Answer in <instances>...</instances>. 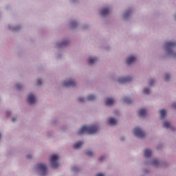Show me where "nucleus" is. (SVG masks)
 <instances>
[{
    "instance_id": "1",
    "label": "nucleus",
    "mask_w": 176,
    "mask_h": 176,
    "mask_svg": "<svg viewBox=\"0 0 176 176\" xmlns=\"http://www.w3.org/2000/svg\"><path fill=\"white\" fill-rule=\"evenodd\" d=\"M98 131V128L96 125H90L83 126L81 129L78 131V135H82V134H85V133H87V134H96Z\"/></svg>"
},
{
    "instance_id": "2",
    "label": "nucleus",
    "mask_w": 176,
    "mask_h": 176,
    "mask_svg": "<svg viewBox=\"0 0 176 176\" xmlns=\"http://www.w3.org/2000/svg\"><path fill=\"white\" fill-rule=\"evenodd\" d=\"M58 155H53L50 158L51 166L53 168H57L58 167Z\"/></svg>"
},
{
    "instance_id": "3",
    "label": "nucleus",
    "mask_w": 176,
    "mask_h": 176,
    "mask_svg": "<svg viewBox=\"0 0 176 176\" xmlns=\"http://www.w3.org/2000/svg\"><path fill=\"white\" fill-rule=\"evenodd\" d=\"M133 134L139 138H144L145 137V133L140 127H136L133 129Z\"/></svg>"
},
{
    "instance_id": "4",
    "label": "nucleus",
    "mask_w": 176,
    "mask_h": 176,
    "mask_svg": "<svg viewBox=\"0 0 176 176\" xmlns=\"http://www.w3.org/2000/svg\"><path fill=\"white\" fill-rule=\"evenodd\" d=\"M37 167L38 169L41 172V175H46V173H47L46 165L43 164H38Z\"/></svg>"
},
{
    "instance_id": "5",
    "label": "nucleus",
    "mask_w": 176,
    "mask_h": 176,
    "mask_svg": "<svg viewBox=\"0 0 176 176\" xmlns=\"http://www.w3.org/2000/svg\"><path fill=\"white\" fill-rule=\"evenodd\" d=\"M36 101V98H35V96L32 94H30L28 96V104H35Z\"/></svg>"
},
{
    "instance_id": "6",
    "label": "nucleus",
    "mask_w": 176,
    "mask_h": 176,
    "mask_svg": "<svg viewBox=\"0 0 176 176\" xmlns=\"http://www.w3.org/2000/svg\"><path fill=\"white\" fill-rule=\"evenodd\" d=\"M63 86L65 87H74L75 82L72 80H65L63 82Z\"/></svg>"
},
{
    "instance_id": "7",
    "label": "nucleus",
    "mask_w": 176,
    "mask_h": 176,
    "mask_svg": "<svg viewBox=\"0 0 176 176\" xmlns=\"http://www.w3.org/2000/svg\"><path fill=\"white\" fill-rule=\"evenodd\" d=\"M176 45L175 42H167L165 44V47L168 50L169 53H171V51H170V49H173Z\"/></svg>"
},
{
    "instance_id": "8",
    "label": "nucleus",
    "mask_w": 176,
    "mask_h": 176,
    "mask_svg": "<svg viewBox=\"0 0 176 176\" xmlns=\"http://www.w3.org/2000/svg\"><path fill=\"white\" fill-rule=\"evenodd\" d=\"M130 80H131V78L130 76L118 78L119 83H127V82H130Z\"/></svg>"
},
{
    "instance_id": "9",
    "label": "nucleus",
    "mask_w": 176,
    "mask_h": 176,
    "mask_svg": "<svg viewBox=\"0 0 176 176\" xmlns=\"http://www.w3.org/2000/svg\"><path fill=\"white\" fill-rule=\"evenodd\" d=\"M136 60L135 56H129L126 58V64L127 65H130V64H133V63H134Z\"/></svg>"
},
{
    "instance_id": "10",
    "label": "nucleus",
    "mask_w": 176,
    "mask_h": 176,
    "mask_svg": "<svg viewBox=\"0 0 176 176\" xmlns=\"http://www.w3.org/2000/svg\"><path fill=\"white\" fill-rule=\"evenodd\" d=\"M146 113H148V111H146V110L144 109H142L139 110V111H138L139 116L144 117L146 115Z\"/></svg>"
},
{
    "instance_id": "11",
    "label": "nucleus",
    "mask_w": 176,
    "mask_h": 176,
    "mask_svg": "<svg viewBox=\"0 0 176 176\" xmlns=\"http://www.w3.org/2000/svg\"><path fill=\"white\" fill-rule=\"evenodd\" d=\"M151 156H152V151H151L150 149H145L144 150V157H150Z\"/></svg>"
},
{
    "instance_id": "12",
    "label": "nucleus",
    "mask_w": 176,
    "mask_h": 176,
    "mask_svg": "<svg viewBox=\"0 0 176 176\" xmlns=\"http://www.w3.org/2000/svg\"><path fill=\"white\" fill-rule=\"evenodd\" d=\"M113 102H115V101L112 98H106L105 100V104L107 106L112 105Z\"/></svg>"
},
{
    "instance_id": "13",
    "label": "nucleus",
    "mask_w": 176,
    "mask_h": 176,
    "mask_svg": "<svg viewBox=\"0 0 176 176\" xmlns=\"http://www.w3.org/2000/svg\"><path fill=\"white\" fill-rule=\"evenodd\" d=\"M108 13H109V9H108V8H103L101 10L100 14H101V16H107V14H108Z\"/></svg>"
},
{
    "instance_id": "14",
    "label": "nucleus",
    "mask_w": 176,
    "mask_h": 176,
    "mask_svg": "<svg viewBox=\"0 0 176 176\" xmlns=\"http://www.w3.org/2000/svg\"><path fill=\"white\" fill-rule=\"evenodd\" d=\"M109 124H111V126H115L116 124V120L113 118H110L109 119Z\"/></svg>"
},
{
    "instance_id": "15",
    "label": "nucleus",
    "mask_w": 176,
    "mask_h": 176,
    "mask_svg": "<svg viewBox=\"0 0 176 176\" xmlns=\"http://www.w3.org/2000/svg\"><path fill=\"white\" fill-rule=\"evenodd\" d=\"M82 145H83V142H78L77 143H76L74 146H73V148L74 149H78L79 148H80V146H82Z\"/></svg>"
},
{
    "instance_id": "16",
    "label": "nucleus",
    "mask_w": 176,
    "mask_h": 176,
    "mask_svg": "<svg viewBox=\"0 0 176 176\" xmlns=\"http://www.w3.org/2000/svg\"><path fill=\"white\" fill-rule=\"evenodd\" d=\"M96 61H97V58H96V57H94V58L91 57L88 60L89 64H94V63H96Z\"/></svg>"
},
{
    "instance_id": "17",
    "label": "nucleus",
    "mask_w": 176,
    "mask_h": 176,
    "mask_svg": "<svg viewBox=\"0 0 176 176\" xmlns=\"http://www.w3.org/2000/svg\"><path fill=\"white\" fill-rule=\"evenodd\" d=\"M160 113L161 118L163 119V118L166 116V110L165 109L160 110Z\"/></svg>"
},
{
    "instance_id": "18",
    "label": "nucleus",
    "mask_w": 176,
    "mask_h": 176,
    "mask_svg": "<svg viewBox=\"0 0 176 176\" xmlns=\"http://www.w3.org/2000/svg\"><path fill=\"white\" fill-rule=\"evenodd\" d=\"M152 164H153V166L157 167V166H159V161L157 160V159L153 160Z\"/></svg>"
},
{
    "instance_id": "19",
    "label": "nucleus",
    "mask_w": 176,
    "mask_h": 176,
    "mask_svg": "<svg viewBox=\"0 0 176 176\" xmlns=\"http://www.w3.org/2000/svg\"><path fill=\"white\" fill-rule=\"evenodd\" d=\"M123 101H124V102H126V104H131V102H132L131 100L126 97L123 98Z\"/></svg>"
},
{
    "instance_id": "20",
    "label": "nucleus",
    "mask_w": 176,
    "mask_h": 176,
    "mask_svg": "<svg viewBox=\"0 0 176 176\" xmlns=\"http://www.w3.org/2000/svg\"><path fill=\"white\" fill-rule=\"evenodd\" d=\"M87 100L88 101H94V100H96V96H94V95H89L87 97Z\"/></svg>"
},
{
    "instance_id": "21",
    "label": "nucleus",
    "mask_w": 176,
    "mask_h": 176,
    "mask_svg": "<svg viewBox=\"0 0 176 176\" xmlns=\"http://www.w3.org/2000/svg\"><path fill=\"white\" fill-rule=\"evenodd\" d=\"M163 126L165 127V129H168V127H170V122L167 121L164 122Z\"/></svg>"
},
{
    "instance_id": "22",
    "label": "nucleus",
    "mask_w": 176,
    "mask_h": 176,
    "mask_svg": "<svg viewBox=\"0 0 176 176\" xmlns=\"http://www.w3.org/2000/svg\"><path fill=\"white\" fill-rule=\"evenodd\" d=\"M143 93L144 94H149V93H151V90L148 88H144Z\"/></svg>"
},
{
    "instance_id": "23",
    "label": "nucleus",
    "mask_w": 176,
    "mask_h": 176,
    "mask_svg": "<svg viewBox=\"0 0 176 176\" xmlns=\"http://www.w3.org/2000/svg\"><path fill=\"white\" fill-rule=\"evenodd\" d=\"M67 45H68V42L67 41H64L62 43L60 44V46H67Z\"/></svg>"
},
{
    "instance_id": "24",
    "label": "nucleus",
    "mask_w": 176,
    "mask_h": 176,
    "mask_svg": "<svg viewBox=\"0 0 176 176\" xmlns=\"http://www.w3.org/2000/svg\"><path fill=\"white\" fill-rule=\"evenodd\" d=\"M153 83H155V80L151 79V80H150L148 85H149V86H152V85H153Z\"/></svg>"
},
{
    "instance_id": "25",
    "label": "nucleus",
    "mask_w": 176,
    "mask_h": 176,
    "mask_svg": "<svg viewBox=\"0 0 176 176\" xmlns=\"http://www.w3.org/2000/svg\"><path fill=\"white\" fill-rule=\"evenodd\" d=\"M168 79H170V74H166V75H165V80H168Z\"/></svg>"
},
{
    "instance_id": "26",
    "label": "nucleus",
    "mask_w": 176,
    "mask_h": 176,
    "mask_svg": "<svg viewBox=\"0 0 176 176\" xmlns=\"http://www.w3.org/2000/svg\"><path fill=\"white\" fill-rule=\"evenodd\" d=\"M86 154L88 155V156H93V152L92 151H88L86 153Z\"/></svg>"
},
{
    "instance_id": "27",
    "label": "nucleus",
    "mask_w": 176,
    "mask_h": 176,
    "mask_svg": "<svg viewBox=\"0 0 176 176\" xmlns=\"http://www.w3.org/2000/svg\"><path fill=\"white\" fill-rule=\"evenodd\" d=\"M78 101H79V102H83V101H85V98H78Z\"/></svg>"
},
{
    "instance_id": "28",
    "label": "nucleus",
    "mask_w": 176,
    "mask_h": 176,
    "mask_svg": "<svg viewBox=\"0 0 176 176\" xmlns=\"http://www.w3.org/2000/svg\"><path fill=\"white\" fill-rule=\"evenodd\" d=\"M16 88L18 89V90H20V89H21V84H17L16 85Z\"/></svg>"
},
{
    "instance_id": "29",
    "label": "nucleus",
    "mask_w": 176,
    "mask_h": 176,
    "mask_svg": "<svg viewBox=\"0 0 176 176\" xmlns=\"http://www.w3.org/2000/svg\"><path fill=\"white\" fill-rule=\"evenodd\" d=\"M37 85H38V86H39L40 85H41V79H37Z\"/></svg>"
},
{
    "instance_id": "30",
    "label": "nucleus",
    "mask_w": 176,
    "mask_h": 176,
    "mask_svg": "<svg viewBox=\"0 0 176 176\" xmlns=\"http://www.w3.org/2000/svg\"><path fill=\"white\" fill-rule=\"evenodd\" d=\"M172 107L173 108V109H176V102L172 104Z\"/></svg>"
},
{
    "instance_id": "31",
    "label": "nucleus",
    "mask_w": 176,
    "mask_h": 176,
    "mask_svg": "<svg viewBox=\"0 0 176 176\" xmlns=\"http://www.w3.org/2000/svg\"><path fill=\"white\" fill-rule=\"evenodd\" d=\"M96 176H104V174L99 173L96 174Z\"/></svg>"
},
{
    "instance_id": "32",
    "label": "nucleus",
    "mask_w": 176,
    "mask_h": 176,
    "mask_svg": "<svg viewBox=\"0 0 176 176\" xmlns=\"http://www.w3.org/2000/svg\"><path fill=\"white\" fill-rule=\"evenodd\" d=\"M104 160V157H100L99 158L100 162H102V160Z\"/></svg>"
},
{
    "instance_id": "33",
    "label": "nucleus",
    "mask_w": 176,
    "mask_h": 176,
    "mask_svg": "<svg viewBox=\"0 0 176 176\" xmlns=\"http://www.w3.org/2000/svg\"><path fill=\"white\" fill-rule=\"evenodd\" d=\"M77 25V23H76V22H73L72 23V25Z\"/></svg>"
},
{
    "instance_id": "34",
    "label": "nucleus",
    "mask_w": 176,
    "mask_h": 176,
    "mask_svg": "<svg viewBox=\"0 0 176 176\" xmlns=\"http://www.w3.org/2000/svg\"><path fill=\"white\" fill-rule=\"evenodd\" d=\"M14 120H16V118H12V122H14Z\"/></svg>"
},
{
    "instance_id": "35",
    "label": "nucleus",
    "mask_w": 176,
    "mask_h": 176,
    "mask_svg": "<svg viewBox=\"0 0 176 176\" xmlns=\"http://www.w3.org/2000/svg\"><path fill=\"white\" fill-rule=\"evenodd\" d=\"M7 116H10V113L8 112L7 113Z\"/></svg>"
},
{
    "instance_id": "36",
    "label": "nucleus",
    "mask_w": 176,
    "mask_h": 176,
    "mask_svg": "<svg viewBox=\"0 0 176 176\" xmlns=\"http://www.w3.org/2000/svg\"><path fill=\"white\" fill-rule=\"evenodd\" d=\"M126 16H127V13H125V14H124V17H126Z\"/></svg>"
},
{
    "instance_id": "37",
    "label": "nucleus",
    "mask_w": 176,
    "mask_h": 176,
    "mask_svg": "<svg viewBox=\"0 0 176 176\" xmlns=\"http://www.w3.org/2000/svg\"><path fill=\"white\" fill-rule=\"evenodd\" d=\"M28 159H30V157H29V156H28Z\"/></svg>"
},
{
    "instance_id": "38",
    "label": "nucleus",
    "mask_w": 176,
    "mask_h": 176,
    "mask_svg": "<svg viewBox=\"0 0 176 176\" xmlns=\"http://www.w3.org/2000/svg\"><path fill=\"white\" fill-rule=\"evenodd\" d=\"M175 57H176V54H175Z\"/></svg>"
},
{
    "instance_id": "39",
    "label": "nucleus",
    "mask_w": 176,
    "mask_h": 176,
    "mask_svg": "<svg viewBox=\"0 0 176 176\" xmlns=\"http://www.w3.org/2000/svg\"><path fill=\"white\" fill-rule=\"evenodd\" d=\"M0 138H1V134H0Z\"/></svg>"
}]
</instances>
